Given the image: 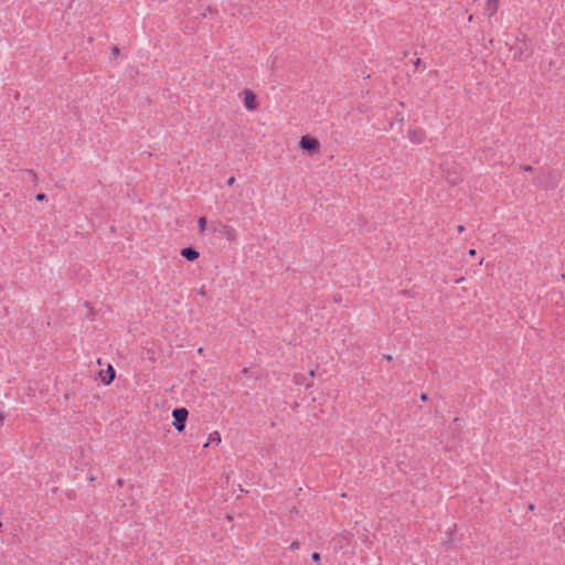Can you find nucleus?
Wrapping results in <instances>:
<instances>
[{
    "mask_svg": "<svg viewBox=\"0 0 565 565\" xmlns=\"http://www.w3.org/2000/svg\"><path fill=\"white\" fill-rule=\"evenodd\" d=\"M221 443V436L217 431H214L212 434H210L209 436V441L204 445V447H209L211 444H216L218 445Z\"/></svg>",
    "mask_w": 565,
    "mask_h": 565,
    "instance_id": "nucleus-8",
    "label": "nucleus"
},
{
    "mask_svg": "<svg viewBox=\"0 0 565 565\" xmlns=\"http://www.w3.org/2000/svg\"><path fill=\"white\" fill-rule=\"evenodd\" d=\"M106 375L108 376H103L102 375V380L103 382L108 385L113 382V380L115 379V370L111 365H108V369H107V372H106Z\"/></svg>",
    "mask_w": 565,
    "mask_h": 565,
    "instance_id": "nucleus-7",
    "label": "nucleus"
},
{
    "mask_svg": "<svg viewBox=\"0 0 565 565\" xmlns=\"http://www.w3.org/2000/svg\"><path fill=\"white\" fill-rule=\"evenodd\" d=\"M234 182H235V178H234V177H231V178H228V179H227L226 184H227L228 186H232V185L234 184Z\"/></svg>",
    "mask_w": 565,
    "mask_h": 565,
    "instance_id": "nucleus-15",
    "label": "nucleus"
},
{
    "mask_svg": "<svg viewBox=\"0 0 565 565\" xmlns=\"http://www.w3.org/2000/svg\"><path fill=\"white\" fill-rule=\"evenodd\" d=\"M225 230H226V231H233V228H232V227H230V226H225Z\"/></svg>",
    "mask_w": 565,
    "mask_h": 565,
    "instance_id": "nucleus-28",
    "label": "nucleus"
},
{
    "mask_svg": "<svg viewBox=\"0 0 565 565\" xmlns=\"http://www.w3.org/2000/svg\"><path fill=\"white\" fill-rule=\"evenodd\" d=\"M468 254H469L470 256H475V255H476V250H475V249H470V250L468 252Z\"/></svg>",
    "mask_w": 565,
    "mask_h": 565,
    "instance_id": "nucleus-23",
    "label": "nucleus"
},
{
    "mask_svg": "<svg viewBox=\"0 0 565 565\" xmlns=\"http://www.w3.org/2000/svg\"><path fill=\"white\" fill-rule=\"evenodd\" d=\"M529 509H530V510H534V504H532V503H531V504L529 505Z\"/></svg>",
    "mask_w": 565,
    "mask_h": 565,
    "instance_id": "nucleus-27",
    "label": "nucleus"
},
{
    "mask_svg": "<svg viewBox=\"0 0 565 565\" xmlns=\"http://www.w3.org/2000/svg\"><path fill=\"white\" fill-rule=\"evenodd\" d=\"M463 280H465V278L461 277V278L457 279L456 282L459 284V282H462Z\"/></svg>",
    "mask_w": 565,
    "mask_h": 565,
    "instance_id": "nucleus-25",
    "label": "nucleus"
},
{
    "mask_svg": "<svg viewBox=\"0 0 565 565\" xmlns=\"http://www.w3.org/2000/svg\"><path fill=\"white\" fill-rule=\"evenodd\" d=\"M181 255L190 262H193L199 258L200 254L195 249L191 247H184L181 249Z\"/></svg>",
    "mask_w": 565,
    "mask_h": 565,
    "instance_id": "nucleus-5",
    "label": "nucleus"
},
{
    "mask_svg": "<svg viewBox=\"0 0 565 565\" xmlns=\"http://www.w3.org/2000/svg\"><path fill=\"white\" fill-rule=\"evenodd\" d=\"M198 225H199L200 232H204L205 226H206V218L203 216L200 217L198 221Z\"/></svg>",
    "mask_w": 565,
    "mask_h": 565,
    "instance_id": "nucleus-10",
    "label": "nucleus"
},
{
    "mask_svg": "<svg viewBox=\"0 0 565 565\" xmlns=\"http://www.w3.org/2000/svg\"><path fill=\"white\" fill-rule=\"evenodd\" d=\"M420 399H422V401H424V402H426V401L428 399V395H427V394H425V393H423V394L420 395Z\"/></svg>",
    "mask_w": 565,
    "mask_h": 565,
    "instance_id": "nucleus-17",
    "label": "nucleus"
},
{
    "mask_svg": "<svg viewBox=\"0 0 565 565\" xmlns=\"http://www.w3.org/2000/svg\"><path fill=\"white\" fill-rule=\"evenodd\" d=\"M525 171H532V167L531 166H527L524 168Z\"/></svg>",
    "mask_w": 565,
    "mask_h": 565,
    "instance_id": "nucleus-24",
    "label": "nucleus"
},
{
    "mask_svg": "<svg viewBox=\"0 0 565 565\" xmlns=\"http://www.w3.org/2000/svg\"><path fill=\"white\" fill-rule=\"evenodd\" d=\"M172 416H173V426L174 428L179 431V433H182L185 428V422H186V418L189 416V412L186 408L182 407V408H175L173 412H172Z\"/></svg>",
    "mask_w": 565,
    "mask_h": 565,
    "instance_id": "nucleus-1",
    "label": "nucleus"
},
{
    "mask_svg": "<svg viewBox=\"0 0 565 565\" xmlns=\"http://www.w3.org/2000/svg\"><path fill=\"white\" fill-rule=\"evenodd\" d=\"M35 199H36V201L41 202V201L46 200V195L44 193H39V194H36Z\"/></svg>",
    "mask_w": 565,
    "mask_h": 565,
    "instance_id": "nucleus-12",
    "label": "nucleus"
},
{
    "mask_svg": "<svg viewBox=\"0 0 565 565\" xmlns=\"http://www.w3.org/2000/svg\"><path fill=\"white\" fill-rule=\"evenodd\" d=\"M242 374H243L244 376H248V375H249V370H248L247 367H244V369L242 370Z\"/></svg>",
    "mask_w": 565,
    "mask_h": 565,
    "instance_id": "nucleus-16",
    "label": "nucleus"
},
{
    "mask_svg": "<svg viewBox=\"0 0 565 565\" xmlns=\"http://www.w3.org/2000/svg\"><path fill=\"white\" fill-rule=\"evenodd\" d=\"M531 55V51L529 49H520L519 52L515 53V57L519 60L527 58Z\"/></svg>",
    "mask_w": 565,
    "mask_h": 565,
    "instance_id": "nucleus-9",
    "label": "nucleus"
},
{
    "mask_svg": "<svg viewBox=\"0 0 565 565\" xmlns=\"http://www.w3.org/2000/svg\"><path fill=\"white\" fill-rule=\"evenodd\" d=\"M244 106L248 110H255L258 106L257 100H256V95L249 89H246L244 92Z\"/></svg>",
    "mask_w": 565,
    "mask_h": 565,
    "instance_id": "nucleus-3",
    "label": "nucleus"
},
{
    "mask_svg": "<svg viewBox=\"0 0 565 565\" xmlns=\"http://www.w3.org/2000/svg\"><path fill=\"white\" fill-rule=\"evenodd\" d=\"M499 9V0H487L484 12L488 17H493Z\"/></svg>",
    "mask_w": 565,
    "mask_h": 565,
    "instance_id": "nucleus-4",
    "label": "nucleus"
},
{
    "mask_svg": "<svg viewBox=\"0 0 565 565\" xmlns=\"http://www.w3.org/2000/svg\"><path fill=\"white\" fill-rule=\"evenodd\" d=\"M299 145L303 150L309 151V152H317L320 147L319 141L316 138H312L309 136H303L300 139Z\"/></svg>",
    "mask_w": 565,
    "mask_h": 565,
    "instance_id": "nucleus-2",
    "label": "nucleus"
},
{
    "mask_svg": "<svg viewBox=\"0 0 565 565\" xmlns=\"http://www.w3.org/2000/svg\"><path fill=\"white\" fill-rule=\"evenodd\" d=\"M408 138L414 143H422L424 140V131L422 130H411L408 132Z\"/></svg>",
    "mask_w": 565,
    "mask_h": 565,
    "instance_id": "nucleus-6",
    "label": "nucleus"
},
{
    "mask_svg": "<svg viewBox=\"0 0 565 565\" xmlns=\"http://www.w3.org/2000/svg\"><path fill=\"white\" fill-rule=\"evenodd\" d=\"M198 353H199V354H202V353H203V349H202V348H200V349L198 350Z\"/></svg>",
    "mask_w": 565,
    "mask_h": 565,
    "instance_id": "nucleus-26",
    "label": "nucleus"
},
{
    "mask_svg": "<svg viewBox=\"0 0 565 565\" xmlns=\"http://www.w3.org/2000/svg\"><path fill=\"white\" fill-rule=\"evenodd\" d=\"M2 527V523L0 522V529Z\"/></svg>",
    "mask_w": 565,
    "mask_h": 565,
    "instance_id": "nucleus-31",
    "label": "nucleus"
},
{
    "mask_svg": "<svg viewBox=\"0 0 565 565\" xmlns=\"http://www.w3.org/2000/svg\"><path fill=\"white\" fill-rule=\"evenodd\" d=\"M457 231H458L459 233H462V232L465 231L463 225H458V226H457Z\"/></svg>",
    "mask_w": 565,
    "mask_h": 565,
    "instance_id": "nucleus-20",
    "label": "nucleus"
},
{
    "mask_svg": "<svg viewBox=\"0 0 565 565\" xmlns=\"http://www.w3.org/2000/svg\"><path fill=\"white\" fill-rule=\"evenodd\" d=\"M472 19H473V17H472V15H469L468 21H469V22H471V21H472Z\"/></svg>",
    "mask_w": 565,
    "mask_h": 565,
    "instance_id": "nucleus-29",
    "label": "nucleus"
},
{
    "mask_svg": "<svg viewBox=\"0 0 565 565\" xmlns=\"http://www.w3.org/2000/svg\"><path fill=\"white\" fill-rule=\"evenodd\" d=\"M383 358H384L386 361H392V360H393L392 355H390V354H384V355H383Z\"/></svg>",
    "mask_w": 565,
    "mask_h": 565,
    "instance_id": "nucleus-19",
    "label": "nucleus"
},
{
    "mask_svg": "<svg viewBox=\"0 0 565 565\" xmlns=\"http://www.w3.org/2000/svg\"><path fill=\"white\" fill-rule=\"evenodd\" d=\"M119 52H120V51H119V49H118L117 46H114V47L111 49V54H113L115 57H117V56L119 55Z\"/></svg>",
    "mask_w": 565,
    "mask_h": 565,
    "instance_id": "nucleus-14",
    "label": "nucleus"
},
{
    "mask_svg": "<svg viewBox=\"0 0 565 565\" xmlns=\"http://www.w3.org/2000/svg\"><path fill=\"white\" fill-rule=\"evenodd\" d=\"M310 376H315V371L313 370L310 371Z\"/></svg>",
    "mask_w": 565,
    "mask_h": 565,
    "instance_id": "nucleus-30",
    "label": "nucleus"
},
{
    "mask_svg": "<svg viewBox=\"0 0 565 565\" xmlns=\"http://www.w3.org/2000/svg\"><path fill=\"white\" fill-rule=\"evenodd\" d=\"M117 484H118L119 487H122V484H124V480H122V479H118V480H117Z\"/></svg>",
    "mask_w": 565,
    "mask_h": 565,
    "instance_id": "nucleus-22",
    "label": "nucleus"
},
{
    "mask_svg": "<svg viewBox=\"0 0 565 565\" xmlns=\"http://www.w3.org/2000/svg\"><path fill=\"white\" fill-rule=\"evenodd\" d=\"M420 63H422V60H420V58H417V60L415 61V66H416V67H417V66H419V65H420Z\"/></svg>",
    "mask_w": 565,
    "mask_h": 565,
    "instance_id": "nucleus-21",
    "label": "nucleus"
},
{
    "mask_svg": "<svg viewBox=\"0 0 565 565\" xmlns=\"http://www.w3.org/2000/svg\"><path fill=\"white\" fill-rule=\"evenodd\" d=\"M300 546L299 542L298 541H294L291 544H290V548L291 550H298Z\"/></svg>",
    "mask_w": 565,
    "mask_h": 565,
    "instance_id": "nucleus-13",
    "label": "nucleus"
},
{
    "mask_svg": "<svg viewBox=\"0 0 565 565\" xmlns=\"http://www.w3.org/2000/svg\"><path fill=\"white\" fill-rule=\"evenodd\" d=\"M212 12H213L212 8H210V7H209V8L206 9V12H204V13H203V17H206V14H210V13H212Z\"/></svg>",
    "mask_w": 565,
    "mask_h": 565,
    "instance_id": "nucleus-18",
    "label": "nucleus"
},
{
    "mask_svg": "<svg viewBox=\"0 0 565 565\" xmlns=\"http://www.w3.org/2000/svg\"><path fill=\"white\" fill-rule=\"evenodd\" d=\"M311 559H312L313 562H316L317 564H319V563H320V554H319V553H317V552L312 553V554H311Z\"/></svg>",
    "mask_w": 565,
    "mask_h": 565,
    "instance_id": "nucleus-11",
    "label": "nucleus"
}]
</instances>
